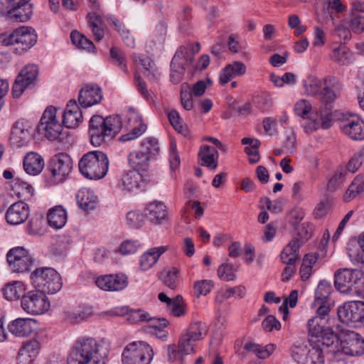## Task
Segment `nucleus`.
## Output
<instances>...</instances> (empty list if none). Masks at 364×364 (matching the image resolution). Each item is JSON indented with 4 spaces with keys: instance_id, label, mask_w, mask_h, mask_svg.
Listing matches in <instances>:
<instances>
[{
    "instance_id": "obj_1",
    "label": "nucleus",
    "mask_w": 364,
    "mask_h": 364,
    "mask_svg": "<svg viewBox=\"0 0 364 364\" xmlns=\"http://www.w3.org/2000/svg\"><path fill=\"white\" fill-rule=\"evenodd\" d=\"M107 355V349L100 342L83 337L76 341L68 358V364H105Z\"/></svg>"
},
{
    "instance_id": "obj_2",
    "label": "nucleus",
    "mask_w": 364,
    "mask_h": 364,
    "mask_svg": "<svg viewBox=\"0 0 364 364\" xmlns=\"http://www.w3.org/2000/svg\"><path fill=\"white\" fill-rule=\"evenodd\" d=\"M122 127L121 117L119 115L103 118L100 115H94L89 122V134L90 142L98 146L112 139Z\"/></svg>"
},
{
    "instance_id": "obj_3",
    "label": "nucleus",
    "mask_w": 364,
    "mask_h": 364,
    "mask_svg": "<svg viewBox=\"0 0 364 364\" xmlns=\"http://www.w3.org/2000/svg\"><path fill=\"white\" fill-rule=\"evenodd\" d=\"M58 109L50 106L44 111L38 127V132L44 134L49 141H58L63 149L69 148L73 138L67 131H63L61 122L57 118Z\"/></svg>"
},
{
    "instance_id": "obj_4",
    "label": "nucleus",
    "mask_w": 364,
    "mask_h": 364,
    "mask_svg": "<svg viewBox=\"0 0 364 364\" xmlns=\"http://www.w3.org/2000/svg\"><path fill=\"white\" fill-rule=\"evenodd\" d=\"M81 174L90 180H99L105 176L109 168L107 155L100 151L85 154L78 163Z\"/></svg>"
},
{
    "instance_id": "obj_5",
    "label": "nucleus",
    "mask_w": 364,
    "mask_h": 364,
    "mask_svg": "<svg viewBox=\"0 0 364 364\" xmlns=\"http://www.w3.org/2000/svg\"><path fill=\"white\" fill-rule=\"evenodd\" d=\"M37 42V34L31 27L21 26L11 33L0 34V45L13 46L16 53L21 54L31 49Z\"/></svg>"
},
{
    "instance_id": "obj_6",
    "label": "nucleus",
    "mask_w": 364,
    "mask_h": 364,
    "mask_svg": "<svg viewBox=\"0 0 364 364\" xmlns=\"http://www.w3.org/2000/svg\"><path fill=\"white\" fill-rule=\"evenodd\" d=\"M311 348L306 358V364H324V354L339 351V339L334 333H328L323 338L309 341Z\"/></svg>"
},
{
    "instance_id": "obj_7",
    "label": "nucleus",
    "mask_w": 364,
    "mask_h": 364,
    "mask_svg": "<svg viewBox=\"0 0 364 364\" xmlns=\"http://www.w3.org/2000/svg\"><path fill=\"white\" fill-rule=\"evenodd\" d=\"M32 284L43 293L53 294L59 291L63 286L60 274L53 268L41 267L31 274Z\"/></svg>"
},
{
    "instance_id": "obj_8",
    "label": "nucleus",
    "mask_w": 364,
    "mask_h": 364,
    "mask_svg": "<svg viewBox=\"0 0 364 364\" xmlns=\"http://www.w3.org/2000/svg\"><path fill=\"white\" fill-rule=\"evenodd\" d=\"M151 347L144 341L129 343L122 355L123 364H149L153 358Z\"/></svg>"
},
{
    "instance_id": "obj_9",
    "label": "nucleus",
    "mask_w": 364,
    "mask_h": 364,
    "mask_svg": "<svg viewBox=\"0 0 364 364\" xmlns=\"http://www.w3.org/2000/svg\"><path fill=\"white\" fill-rule=\"evenodd\" d=\"M22 309L31 315H41L50 309V301L43 291H28L21 296Z\"/></svg>"
},
{
    "instance_id": "obj_10",
    "label": "nucleus",
    "mask_w": 364,
    "mask_h": 364,
    "mask_svg": "<svg viewBox=\"0 0 364 364\" xmlns=\"http://www.w3.org/2000/svg\"><path fill=\"white\" fill-rule=\"evenodd\" d=\"M336 79L333 77L323 78V88L319 92V100L324 107L320 109V120L323 129H328L331 126V103L335 100L336 95L332 86L334 85Z\"/></svg>"
},
{
    "instance_id": "obj_11",
    "label": "nucleus",
    "mask_w": 364,
    "mask_h": 364,
    "mask_svg": "<svg viewBox=\"0 0 364 364\" xmlns=\"http://www.w3.org/2000/svg\"><path fill=\"white\" fill-rule=\"evenodd\" d=\"M312 228L309 223H302L298 230L299 237L292 239L284 248L280 255V258L284 264H291L299 259V250L304 241L311 235Z\"/></svg>"
},
{
    "instance_id": "obj_12",
    "label": "nucleus",
    "mask_w": 364,
    "mask_h": 364,
    "mask_svg": "<svg viewBox=\"0 0 364 364\" xmlns=\"http://www.w3.org/2000/svg\"><path fill=\"white\" fill-rule=\"evenodd\" d=\"M6 258L10 269L17 273L30 272L35 263L32 255L23 247L11 249L6 255Z\"/></svg>"
},
{
    "instance_id": "obj_13",
    "label": "nucleus",
    "mask_w": 364,
    "mask_h": 364,
    "mask_svg": "<svg viewBox=\"0 0 364 364\" xmlns=\"http://www.w3.org/2000/svg\"><path fill=\"white\" fill-rule=\"evenodd\" d=\"M329 311L330 307L327 306L316 308V315L310 318L307 323L309 341L320 340L323 338L328 333H333L325 328Z\"/></svg>"
},
{
    "instance_id": "obj_14",
    "label": "nucleus",
    "mask_w": 364,
    "mask_h": 364,
    "mask_svg": "<svg viewBox=\"0 0 364 364\" xmlns=\"http://www.w3.org/2000/svg\"><path fill=\"white\" fill-rule=\"evenodd\" d=\"M335 287L346 294L357 291L356 285L360 279V273L350 269H338L334 274Z\"/></svg>"
},
{
    "instance_id": "obj_15",
    "label": "nucleus",
    "mask_w": 364,
    "mask_h": 364,
    "mask_svg": "<svg viewBox=\"0 0 364 364\" xmlns=\"http://www.w3.org/2000/svg\"><path fill=\"white\" fill-rule=\"evenodd\" d=\"M340 350L348 355H362L364 354V338L355 331L345 330L341 336Z\"/></svg>"
},
{
    "instance_id": "obj_16",
    "label": "nucleus",
    "mask_w": 364,
    "mask_h": 364,
    "mask_svg": "<svg viewBox=\"0 0 364 364\" xmlns=\"http://www.w3.org/2000/svg\"><path fill=\"white\" fill-rule=\"evenodd\" d=\"M73 168L71 158L66 154L60 153L53 156L49 169L55 183L63 182Z\"/></svg>"
},
{
    "instance_id": "obj_17",
    "label": "nucleus",
    "mask_w": 364,
    "mask_h": 364,
    "mask_svg": "<svg viewBox=\"0 0 364 364\" xmlns=\"http://www.w3.org/2000/svg\"><path fill=\"white\" fill-rule=\"evenodd\" d=\"M38 73V66L36 65H28L21 70L16 77L12 87L14 97L18 98L24 90L34 83Z\"/></svg>"
},
{
    "instance_id": "obj_18",
    "label": "nucleus",
    "mask_w": 364,
    "mask_h": 364,
    "mask_svg": "<svg viewBox=\"0 0 364 364\" xmlns=\"http://www.w3.org/2000/svg\"><path fill=\"white\" fill-rule=\"evenodd\" d=\"M342 132L355 141L364 139V121L357 114H350L344 119L341 126Z\"/></svg>"
},
{
    "instance_id": "obj_19",
    "label": "nucleus",
    "mask_w": 364,
    "mask_h": 364,
    "mask_svg": "<svg viewBox=\"0 0 364 364\" xmlns=\"http://www.w3.org/2000/svg\"><path fill=\"white\" fill-rule=\"evenodd\" d=\"M9 8L6 16L14 22H26L32 15L31 4L20 0H7Z\"/></svg>"
},
{
    "instance_id": "obj_20",
    "label": "nucleus",
    "mask_w": 364,
    "mask_h": 364,
    "mask_svg": "<svg viewBox=\"0 0 364 364\" xmlns=\"http://www.w3.org/2000/svg\"><path fill=\"white\" fill-rule=\"evenodd\" d=\"M363 309V301H350L338 309V316L343 323H358L361 319L360 313Z\"/></svg>"
},
{
    "instance_id": "obj_21",
    "label": "nucleus",
    "mask_w": 364,
    "mask_h": 364,
    "mask_svg": "<svg viewBox=\"0 0 364 364\" xmlns=\"http://www.w3.org/2000/svg\"><path fill=\"white\" fill-rule=\"evenodd\" d=\"M88 1L92 11L87 14V21L92 28L95 39L99 41L102 39L105 35L104 29L102 28L103 12L100 9V4L98 0H88Z\"/></svg>"
},
{
    "instance_id": "obj_22",
    "label": "nucleus",
    "mask_w": 364,
    "mask_h": 364,
    "mask_svg": "<svg viewBox=\"0 0 364 364\" xmlns=\"http://www.w3.org/2000/svg\"><path fill=\"white\" fill-rule=\"evenodd\" d=\"M95 284L104 291H119L127 286L128 282L124 274H106L97 277Z\"/></svg>"
},
{
    "instance_id": "obj_23",
    "label": "nucleus",
    "mask_w": 364,
    "mask_h": 364,
    "mask_svg": "<svg viewBox=\"0 0 364 364\" xmlns=\"http://www.w3.org/2000/svg\"><path fill=\"white\" fill-rule=\"evenodd\" d=\"M102 100V90L95 84H87L79 92L78 101L80 106L83 108H87L97 105Z\"/></svg>"
},
{
    "instance_id": "obj_24",
    "label": "nucleus",
    "mask_w": 364,
    "mask_h": 364,
    "mask_svg": "<svg viewBox=\"0 0 364 364\" xmlns=\"http://www.w3.org/2000/svg\"><path fill=\"white\" fill-rule=\"evenodd\" d=\"M38 326V323L33 318H18L8 326L9 331L16 337L29 336Z\"/></svg>"
},
{
    "instance_id": "obj_25",
    "label": "nucleus",
    "mask_w": 364,
    "mask_h": 364,
    "mask_svg": "<svg viewBox=\"0 0 364 364\" xmlns=\"http://www.w3.org/2000/svg\"><path fill=\"white\" fill-rule=\"evenodd\" d=\"M127 117L132 131L119 137V140L124 142L139 137L146 129V125L142 122L141 117L134 109H129Z\"/></svg>"
},
{
    "instance_id": "obj_26",
    "label": "nucleus",
    "mask_w": 364,
    "mask_h": 364,
    "mask_svg": "<svg viewBox=\"0 0 364 364\" xmlns=\"http://www.w3.org/2000/svg\"><path fill=\"white\" fill-rule=\"evenodd\" d=\"M29 215L28 205L22 201L13 203L6 213V220L10 225H17L25 222Z\"/></svg>"
},
{
    "instance_id": "obj_27",
    "label": "nucleus",
    "mask_w": 364,
    "mask_h": 364,
    "mask_svg": "<svg viewBox=\"0 0 364 364\" xmlns=\"http://www.w3.org/2000/svg\"><path fill=\"white\" fill-rule=\"evenodd\" d=\"M82 120V113L75 100H70L63 113V124L68 128H75Z\"/></svg>"
},
{
    "instance_id": "obj_28",
    "label": "nucleus",
    "mask_w": 364,
    "mask_h": 364,
    "mask_svg": "<svg viewBox=\"0 0 364 364\" xmlns=\"http://www.w3.org/2000/svg\"><path fill=\"white\" fill-rule=\"evenodd\" d=\"M246 66L240 61H234L227 65L220 73L219 80L221 84H226L235 76H240L245 73Z\"/></svg>"
},
{
    "instance_id": "obj_29",
    "label": "nucleus",
    "mask_w": 364,
    "mask_h": 364,
    "mask_svg": "<svg viewBox=\"0 0 364 364\" xmlns=\"http://www.w3.org/2000/svg\"><path fill=\"white\" fill-rule=\"evenodd\" d=\"M44 165L43 157L37 153L31 152L24 157L23 168L29 175H38L43 169Z\"/></svg>"
},
{
    "instance_id": "obj_30",
    "label": "nucleus",
    "mask_w": 364,
    "mask_h": 364,
    "mask_svg": "<svg viewBox=\"0 0 364 364\" xmlns=\"http://www.w3.org/2000/svg\"><path fill=\"white\" fill-rule=\"evenodd\" d=\"M93 315L92 308L90 306H79L65 311V319L72 323H80Z\"/></svg>"
},
{
    "instance_id": "obj_31",
    "label": "nucleus",
    "mask_w": 364,
    "mask_h": 364,
    "mask_svg": "<svg viewBox=\"0 0 364 364\" xmlns=\"http://www.w3.org/2000/svg\"><path fill=\"white\" fill-rule=\"evenodd\" d=\"M142 182V175L136 170H130L122 175L119 184L123 191L131 192L138 189Z\"/></svg>"
},
{
    "instance_id": "obj_32",
    "label": "nucleus",
    "mask_w": 364,
    "mask_h": 364,
    "mask_svg": "<svg viewBox=\"0 0 364 364\" xmlns=\"http://www.w3.org/2000/svg\"><path fill=\"white\" fill-rule=\"evenodd\" d=\"M167 250V247L160 246L153 247L145 252L140 258V268L146 271L152 267L158 261L160 256Z\"/></svg>"
},
{
    "instance_id": "obj_33",
    "label": "nucleus",
    "mask_w": 364,
    "mask_h": 364,
    "mask_svg": "<svg viewBox=\"0 0 364 364\" xmlns=\"http://www.w3.org/2000/svg\"><path fill=\"white\" fill-rule=\"evenodd\" d=\"M331 291L332 287L329 282L326 281L320 282L315 291V299L312 303V306L314 308H318L327 306L331 308L329 296Z\"/></svg>"
},
{
    "instance_id": "obj_34",
    "label": "nucleus",
    "mask_w": 364,
    "mask_h": 364,
    "mask_svg": "<svg viewBox=\"0 0 364 364\" xmlns=\"http://www.w3.org/2000/svg\"><path fill=\"white\" fill-rule=\"evenodd\" d=\"M146 215L154 224H161L167 218L165 205L160 202H153L148 205Z\"/></svg>"
},
{
    "instance_id": "obj_35",
    "label": "nucleus",
    "mask_w": 364,
    "mask_h": 364,
    "mask_svg": "<svg viewBox=\"0 0 364 364\" xmlns=\"http://www.w3.org/2000/svg\"><path fill=\"white\" fill-rule=\"evenodd\" d=\"M198 156L202 161V166H205L212 170H215L217 168L218 152L214 147L203 145L199 151Z\"/></svg>"
},
{
    "instance_id": "obj_36",
    "label": "nucleus",
    "mask_w": 364,
    "mask_h": 364,
    "mask_svg": "<svg viewBox=\"0 0 364 364\" xmlns=\"http://www.w3.org/2000/svg\"><path fill=\"white\" fill-rule=\"evenodd\" d=\"M76 199L79 206L84 210L94 209L97 203V196L87 188L80 189L76 195Z\"/></svg>"
},
{
    "instance_id": "obj_37",
    "label": "nucleus",
    "mask_w": 364,
    "mask_h": 364,
    "mask_svg": "<svg viewBox=\"0 0 364 364\" xmlns=\"http://www.w3.org/2000/svg\"><path fill=\"white\" fill-rule=\"evenodd\" d=\"M67 213L61 206H55L48 214V222L51 227L56 229L62 228L67 222Z\"/></svg>"
},
{
    "instance_id": "obj_38",
    "label": "nucleus",
    "mask_w": 364,
    "mask_h": 364,
    "mask_svg": "<svg viewBox=\"0 0 364 364\" xmlns=\"http://www.w3.org/2000/svg\"><path fill=\"white\" fill-rule=\"evenodd\" d=\"M30 139V133L23 123L16 122L11 129V139L17 146L26 144Z\"/></svg>"
},
{
    "instance_id": "obj_39",
    "label": "nucleus",
    "mask_w": 364,
    "mask_h": 364,
    "mask_svg": "<svg viewBox=\"0 0 364 364\" xmlns=\"http://www.w3.org/2000/svg\"><path fill=\"white\" fill-rule=\"evenodd\" d=\"M331 58L338 64L345 65L351 63L353 53L345 46L339 45L333 49Z\"/></svg>"
},
{
    "instance_id": "obj_40",
    "label": "nucleus",
    "mask_w": 364,
    "mask_h": 364,
    "mask_svg": "<svg viewBox=\"0 0 364 364\" xmlns=\"http://www.w3.org/2000/svg\"><path fill=\"white\" fill-rule=\"evenodd\" d=\"M24 290L23 284L21 282L14 281L9 283L2 289V294L8 301H14L18 299Z\"/></svg>"
},
{
    "instance_id": "obj_41",
    "label": "nucleus",
    "mask_w": 364,
    "mask_h": 364,
    "mask_svg": "<svg viewBox=\"0 0 364 364\" xmlns=\"http://www.w3.org/2000/svg\"><path fill=\"white\" fill-rule=\"evenodd\" d=\"M129 161L136 168L145 170L151 159L140 147L139 150L133 151L129 154Z\"/></svg>"
},
{
    "instance_id": "obj_42",
    "label": "nucleus",
    "mask_w": 364,
    "mask_h": 364,
    "mask_svg": "<svg viewBox=\"0 0 364 364\" xmlns=\"http://www.w3.org/2000/svg\"><path fill=\"white\" fill-rule=\"evenodd\" d=\"M207 333V326L202 322H194L190 324L184 336L195 342L202 340Z\"/></svg>"
},
{
    "instance_id": "obj_43",
    "label": "nucleus",
    "mask_w": 364,
    "mask_h": 364,
    "mask_svg": "<svg viewBox=\"0 0 364 364\" xmlns=\"http://www.w3.org/2000/svg\"><path fill=\"white\" fill-rule=\"evenodd\" d=\"M12 191L16 196L24 200L30 199L34 191L33 188L30 184L18 179L12 185Z\"/></svg>"
},
{
    "instance_id": "obj_44",
    "label": "nucleus",
    "mask_w": 364,
    "mask_h": 364,
    "mask_svg": "<svg viewBox=\"0 0 364 364\" xmlns=\"http://www.w3.org/2000/svg\"><path fill=\"white\" fill-rule=\"evenodd\" d=\"M109 55L111 63L118 67L122 72L128 74L129 71L124 53L116 47H112L109 50Z\"/></svg>"
},
{
    "instance_id": "obj_45",
    "label": "nucleus",
    "mask_w": 364,
    "mask_h": 364,
    "mask_svg": "<svg viewBox=\"0 0 364 364\" xmlns=\"http://www.w3.org/2000/svg\"><path fill=\"white\" fill-rule=\"evenodd\" d=\"M245 349L254 353L261 359H265L268 358L275 350V346L270 343L265 346H261L258 344L248 343L245 344Z\"/></svg>"
},
{
    "instance_id": "obj_46",
    "label": "nucleus",
    "mask_w": 364,
    "mask_h": 364,
    "mask_svg": "<svg viewBox=\"0 0 364 364\" xmlns=\"http://www.w3.org/2000/svg\"><path fill=\"white\" fill-rule=\"evenodd\" d=\"M168 120L174 128V129L178 133L181 134L186 137L190 136V132L186 126L183 124V119H181L179 113L175 110L172 109L168 113Z\"/></svg>"
},
{
    "instance_id": "obj_47",
    "label": "nucleus",
    "mask_w": 364,
    "mask_h": 364,
    "mask_svg": "<svg viewBox=\"0 0 364 364\" xmlns=\"http://www.w3.org/2000/svg\"><path fill=\"white\" fill-rule=\"evenodd\" d=\"M222 264L218 269V277L225 282H231L236 279V272H237V267L228 262Z\"/></svg>"
},
{
    "instance_id": "obj_48",
    "label": "nucleus",
    "mask_w": 364,
    "mask_h": 364,
    "mask_svg": "<svg viewBox=\"0 0 364 364\" xmlns=\"http://www.w3.org/2000/svg\"><path fill=\"white\" fill-rule=\"evenodd\" d=\"M364 190V178L357 176L349 186L346 192L343 199L345 201H350Z\"/></svg>"
},
{
    "instance_id": "obj_49",
    "label": "nucleus",
    "mask_w": 364,
    "mask_h": 364,
    "mask_svg": "<svg viewBox=\"0 0 364 364\" xmlns=\"http://www.w3.org/2000/svg\"><path fill=\"white\" fill-rule=\"evenodd\" d=\"M323 85V79L321 80L314 75H310L304 81L305 92L309 95H316L321 91Z\"/></svg>"
},
{
    "instance_id": "obj_50",
    "label": "nucleus",
    "mask_w": 364,
    "mask_h": 364,
    "mask_svg": "<svg viewBox=\"0 0 364 364\" xmlns=\"http://www.w3.org/2000/svg\"><path fill=\"white\" fill-rule=\"evenodd\" d=\"M178 274L179 270L176 267H172L171 269L162 272L161 279L166 287L172 290H175L178 284Z\"/></svg>"
},
{
    "instance_id": "obj_51",
    "label": "nucleus",
    "mask_w": 364,
    "mask_h": 364,
    "mask_svg": "<svg viewBox=\"0 0 364 364\" xmlns=\"http://www.w3.org/2000/svg\"><path fill=\"white\" fill-rule=\"evenodd\" d=\"M252 103L262 112H267L272 106V99L268 93H262L254 96Z\"/></svg>"
},
{
    "instance_id": "obj_52",
    "label": "nucleus",
    "mask_w": 364,
    "mask_h": 364,
    "mask_svg": "<svg viewBox=\"0 0 364 364\" xmlns=\"http://www.w3.org/2000/svg\"><path fill=\"white\" fill-rule=\"evenodd\" d=\"M186 65L184 62L171 60L170 77L173 84H178L182 80Z\"/></svg>"
},
{
    "instance_id": "obj_53",
    "label": "nucleus",
    "mask_w": 364,
    "mask_h": 364,
    "mask_svg": "<svg viewBox=\"0 0 364 364\" xmlns=\"http://www.w3.org/2000/svg\"><path fill=\"white\" fill-rule=\"evenodd\" d=\"M41 336L38 333L35 337L23 343L21 350L35 357L39 352L41 347Z\"/></svg>"
},
{
    "instance_id": "obj_54",
    "label": "nucleus",
    "mask_w": 364,
    "mask_h": 364,
    "mask_svg": "<svg viewBox=\"0 0 364 364\" xmlns=\"http://www.w3.org/2000/svg\"><path fill=\"white\" fill-rule=\"evenodd\" d=\"M140 147L151 159L156 156L160 151L158 141L153 137L144 139L141 142Z\"/></svg>"
},
{
    "instance_id": "obj_55",
    "label": "nucleus",
    "mask_w": 364,
    "mask_h": 364,
    "mask_svg": "<svg viewBox=\"0 0 364 364\" xmlns=\"http://www.w3.org/2000/svg\"><path fill=\"white\" fill-rule=\"evenodd\" d=\"M141 243L136 240H127L121 243L118 252L122 255L135 254L141 248Z\"/></svg>"
},
{
    "instance_id": "obj_56",
    "label": "nucleus",
    "mask_w": 364,
    "mask_h": 364,
    "mask_svg": "<svg viewBox=\"0 0 364 364\" xmlns=\"http://www.w3.org/2000/svg\"><path fill=\"white\" fill-rule=\"evenodd\" d=\"M172 60L174 61L184 62L186 65L191 64L193 62V56L190 53V46H188L187 43L181 46Z\"/></svg>"
},
{
    "instance_id": "obj_57",
    "label": "nucleus",
    "mask_w": 364,
    "mask_h": 364,
    "mask_svg": "<svg viewBox=\"0 0 364 364\" xmlns=\"http://www.w3.org/2000/svg\"><path fill=\"white\" fill-rule=\"evenodd\" d=\"M213 286V282L211 280L203 279L197 281L193 285L194 294L196 297H199L200 295L205 296L211 291Z\"/></svg>"
},
{
    "instance_id": "obj_58",
    "label": "nucleus",
    "mask_w": 364,
    "mask_h": 364,
    "mask_svg": "<svg viewBox=\"0 0 364 364\" xmlns=\"http://www.w3.org/2000/svg\"><path fill=\"white\" fill-rule=\"evenodd\" d=\"M167 34V26L164 22L158 23L152 34V41L155 45L161 46L164 44L166 40Z\"/></svg>"
},
{
    "instance_id": "obj_59",
    "label": "nucleus",
    "mask_w": 364,
    "mask_h": 364,
    "mask_svg": "<svg viewBox=\"0 0 364 364\" xmlns=\"http://www.w3.org/2000/svg\"><path fill=\"white\" fill-rule=\"evenodd\" d=\"M113 25L115 26L117 31L119 33L124 43L128 47H130V48L134 47V44H135L134 39L130 35L129 31L125 28L123 24H122L119 22V21L117 19H114L113 21Z\"/></svg>"
},
{
    "instance_id": "obj_60",
    "label": "nucleus",
    "mask_w": 364,
    "mask_h": 364,
    "mask_svg": "<svg viewBox=\"0 0 364 364\" xmlns=\"http://www.w3.org/2000/svg\"><path fill=\"white\" fill-rule=\"evenodd\" d=\"M346 172L345 171H338L335 173V174L329 179L326 189L329 192H334L341 187L343 178L346 175Z\"/></svg>"
},
{
    "instance_id": "obj_61",
    "label": "nucleus",
    "mask_w": 364,
    "mask_h": 364,
    "mask_svg": "<svg viewBox=\"0 0 364 364\" xmlns=\"http://www.w3.org/2000/svg\"><path fill=\"white\" fill-rule=\"evenodd\" d=\"M192 95L188 85L183 84L181 89V101L183 108L186 110H191L193 107Z\"/></svg>"
},
{
    "instance_id": "obj_62",
    "label": "nucleus",
    "mask_w": 364,
    "mask_h": 364,
    "mask_svg": "<svg viewBox=\"0 0 364 364\" xmlns=\"http://www.w3.org/2000/svg\"><path fill=\"white\" fill-rule=\"evenodd\" d=\"M298 301V291L292 290L289 296L286 298L282 305L280 307V311L283 313V318L285 319L289 314L288 305L291 308H294L296 306Z\"/></svg>"
},
{
    "instance_id": "obj_63",
    "label": "nucleus",
    "mask_w": 364,
    "mask_h": 364,
    "mask_svg": "<svg viewBox=\"0 0 364 364\" xmlns=\"http://www.w3.org/2000/svg\"><path fill=\"white\" fill-rule=\"evenodd\" d=\"M127 319L130 323L146 322L149 319V314L141 309L131 310L128 313Z\"/></svg>"
},
{
    "instance_id": "obj_64",
    "label": "nucleus",
    "mask_w": 364,
    "mask_h": 364,
    "mask_svg": "<svg viewBox=\"0 0 364 364\" xmlns=\"http://www.w3.org/2000/svg\"><path fill=\"white\" fill-rule=\"evenodd\" d=\"M350 29L356 33H360L364 31V16L352 14L348 21Z\"/></svg>"
}]
</instances>
